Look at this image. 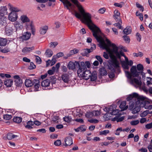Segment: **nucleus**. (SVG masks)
<instances>
[{
  "label": "nucleus",
  "instance_id": "obj_1",
  "mask_svg": "<svg viewBox=\"0 0 152 152\" xmlns=\"http://www.w3.org/2000/svg\"><path fill=\"white\" fill-rule=\"evenodd\" d=\"M80 12L83 15V20L85 21V23L91 31L93 36L96 39L97 42L99 43V46L103 49H106L107 46V44L104 41H102L101 37H98L97 35L98 33L101 31L99 28L95 24H94L92 26L90 24V23L92 22L91 15L89 13H85L83 9Z\"/></svg>",
  "mask_w": 152,
  "mask_h": 152
},
{
  "label": "nucleus",
  "instance_id": "obj_2",
  "mask_svg": "<svg viewBox=\"0 0 152 152\" xmlns=\"http://www.w3.org/2000/svg\"><path fill=\"white\" fill-rule=\"evenodd\" d=\"M66 3V4L70 7L72 9H74L75 8V5L78 8V10L80 12V14L77 12L75 10H74V12L75 13L74 14L72 12V13L73 15H74L78 19H80L82 22L85 23V21L83 20V15L80 11H81L83 9V10L85 12L82 6L80 4V3L77 0H70L73 3L74 5L72 4L69 0H64Z\"/></svg>",
  "mask_w": 152,
  "mask_h": 152
},
{
  "label": "nucleus",
  "instance_id": "obj_3",
  "mask_svg": "<svg viewBox=\"0 0 152 152\" xmlns=\"http://www.w3.org/2000/svg\"><path fill=\"white\" fill-rule=\"evenodd\" d=\"M125 72L126 76L129 79H131L132 77H138L140 74L142 75V79L144 80H145V73L143 72V71H142V72H138L136 70V66H132L130 69V72L128 71H125Z\"/></svg>",
  "mask_w": 152,
  "mask_h": 152
},
{
  "label": "nucleus",
  "instance_id": "obj_4",
  "mask_svg": "<svg viewBox=\"0 0 152 152\" xmlns=\"http://www.w3.org/2000/svg\"><path fill=\"white\" fill-rule=\"evenodd\" d=\"M25 84L27 87H30L34 85L35 91H38V88L40 86L39 81L38 79H34L32 81L31 80L26 79Z\"/></svg>",
  "mask_w": 152,
  "mask_h": 152
},
{
  "label": "nucleus",
  "instance_id": "obj_5",
  "mask_svg": "<svg viewBox=\"0 0 152 152\" xmlns=\"http://www.w3.org/2000/svg\"><path fill=\"white\" fill-rule=\"evenodd\" d=\"M111 60H110V62H109L107 69L111 70L112 71L115 72V69L118 70H120V66L119 62L116 59H114L112 57H110Z\"/></svg>",
  "mask_w": 152,
  "mask_h": 152
},
{
  "label": "nucleus",
  "instance_id": "obj_6",
  "mask_svg": "<svg viewBox=\"0 0 152 152\" xmlns=\"http://www.w3.org/2000/svg\"><path fill=\"white\" fill-rule=\"evenodd\" d=\"M112 46L113 48L111 50V52L115 54L118 58L121 59V56L124 57L126 56L122 50L118 51L119 48L115 44H112Z\"/></svg>",
  "mask_w": 152,
  "mask_h": 152
},
{
  "label": "nucleus",
  "instance_id": "obj_7",
  "mask_svg": "<svg viewBox=\"0 0 152 152\" xmlns=\"http://www.w3.org/2000/svg\"><path fill=\"white\" fill-rule=\"evenodd\" d=\"M112 46L113 48L111 50V52L115 54L118 58L121 59V56L124 57L126 56L122 50L118 51L119 48L115 44H112Z\"/></svg>",
  "mask_w": 152,
  "mask_h": 152
},
{
  "label": "nucleus",
  "instance_id": "obj_8",
  "mask_svg": "<svg viewBox=\"0 0 152 152\" xmlns=\"http://www.w3.org/2000/svg\"><path fill=\"white\" fill-rule=\"evenodd\" d=\"M80 66V61H75V63L70 61L69 62L67 65V68L69 69L74 70L76 68H77V66Z\"/></svg>",
  "mask_w": 152,
  "mask_h": 152
},
{
  "label": "nucleus",
  "instance_id": "obj_9",
  "mask_svg": "<svg viewBox=\"0 0 152 152\" xmlns=\"http://www.w3.org/2000/svg\"><path fill=\"white\" fill-rule=\"evenodd\" d=\"M83 73L80 74V76H79L80 77H81L83 79L86 80H88L90 77L91 72L87 69L83 71Z\"/></svg>",
  "mask_w": 152,
  "mask_h": 152
},
{
  "label": "nucleus",
  "instance_id": "obj_10",
  "mask_svg": "<svg viewBox=\"0 0 152 152\" xmlns=\"http://www.w3.org/2000/svg\"><path fill=\"white\" fill-rule=\"evenodd\" d=\"M77 68H78V69L77 71L78 76H80V73L82 72L83 71L87 69L85 64L83 61H81L80 62V66H77Z\"/></svg>",
  "mask_w": 152,
  "mask_h": 152
},
{
  "label": "nucleus",
  "instance_id": "obj_11",
  "mask_svg": "<svg viewBox=\"0 0 152 152\" xmlns=\"http://www.w3.org/2000/svg\"><path fill=\"white\" fill-rule=\"evenodd\" d=\"M31 35L30 32L27 31L23 33V34L19 37V38L22 39L23 40H27L30 38Z\"/></svg>",
  "mask_w": 152,
  "mask_h": 152
},
{
  "label": "nucleus",
  "instance_id": "obj_12",
  "mask_svg": "<svg viewBox=\"0 0 152 152\" xmlns=\"http://www.w3.org/2000/svg\"><path fill=\"white\" fill-rule=\"evenodd\" d=\"M18 17L17 13L11 12L9 15L8 18L9 19L12 21H15Z\"/></svg>",
  "mask_w": 152,
  "mask_h": 152
},
{
  "label": "nucleus",
  "instance_id": "obj_13",
  "mask_svg": "<svg viewBox=\"0 0 152 152\" xmlns=\"http://www.w3.org/2000/svg\"><path fill=\"white\" fill-rule=\"evenodd\" d=\"M142 79L140 76L139 77V80L136 78H134L131 80V82L132 84H133L134 83H135L137 85L141 86L142 85Z\"/></svg>",
  "mask_w": 152,
  "mask_h": 152
},
{
  "label": "nucleus",
  "instance_id": "obj_14",
  "mask_svg": "<svg viewBox=\"0 0 152 152\" xmlns=\"http://www.w3.org/2000/svg\"><path fill=\"white\" fill-rule=\"evenodd\" d=\"M124 58L125 61H121L122 66L124 69L128 70L129 69V66H127V63L129 61L126 56Z\"/></svg>",
  "mask_w": 152,
  "mask_h": 152
},
{
  "label": "nucleus",
  "instance_id": "obj_15",
  "mask_svg": "<svg viewBox=\"0 0 152 152\" xmlns=\"http://www.w3.org/2000/svg\"><path fill=\"white\" fill-rule=\"evenodd\" d=\"M14 28L12 27L7 26L5 29V32L7 35L10 36L12 35L13 32Z\"/></svg>",
  "mask_w": 152,
  "mask_h": 152
},
{
  "label": "nucleus",
  "instance_id": "obj_16",
  "mask_svg": "<svg viewBox=\"0 0 152 152\" xmlns=\"http://www.w3.org/2000/svg\"><path fill=\"white\" fill-rule=\"evenodd\" d=\"M126 101H122L119 106V107L121 109V111H123L127 110L128 107V105L126 106Z\"/></svg>",
  "mask_w": 152,
  "mask_h": 152
},
{
  "label": "nucleus",
  "instance_id": "obj_17",
  "mask_svg": "<svg viewBox=\"0 0 152 152\" xmlns=\"http://www.w3.org/2000/svg\"><path fill=\"white\" fill-rule=\"evenodd\" d=\"M7 14V9L6 6L0 7V14L1 16H4V15Z\"/></svg>",
  "mask_w": 152,
  "mask_h": 152
},
{
  "label": "nucleus",
  "instance_id": "obj_18",
  "mask_svg": "<svg viewBox=\"0 0 152 152\" xmlns=\"http://www.w3.org/2000/svg\"><path fill=\"white\" fill-rule=\"evenodd\" d=\"M65 142V146H70L73 144L72 139L71 137H69L66 138L64 140Z\"/></svg>",
  "mask_w": 152,
  "mask_h": 152
},
{
  "label": "nucleus",
  "instance_id": "obj_19",
  "mask_svg": "<svg viewBox=\"0 0 152 152\" xmlns=\"http://www.w3.org/2000/svg\"><path fill=\"white\" fill-rule=\"evenodd\" d=\"M7 18L4 16H1L0 17V26L1 27L5 26L7 24Z\"/></svg>",
  "mask_w": 152,
  "mask_h": 152
},
{
  "label": "nucleus",
  "instance_id": "obj_20",
  "mask_svg": "<svg viewBox=\"0 0 152 152\" xmlns=\"http://www.w3.org/2000/svg\"><path fill=\"white\" fill-rule=\"evenodd\" d=\"M62 79L65 83H68L69 81V76L66 73H64L62 75Z\"/></svg>",
  "mask_w": 152,
  "mask_h": 152
},
{
  "label": "nucleus",
  "instance_id": "obj_21",
  "mask_svg": "<svg viewBox=\"0 0 152 152\" xmlns=\"http://www.w3.org/2000/svg\"><path fill=\"white\" fill-rule=\"evenodd\" d=\"M50 81L48 79H46L43 81L41 84V85L42 87L45 88L48 87L50 86Z\"/></svg>",
  "mask_w": 152,
  "mask_h": 152
},
{
  "label": "nucleus",
  "instance_id": "obj_22",
  "mask_svg": "<svg viewBox=\"0 0 152 152\" xmlns=\"http://www.w3.org/2000/svg\"><path fill=\"white\" fill-rule=\"evenodd\" d=\"M90 79L91 81H94L96 80L97 78V72L96 71H94L91 74Z\"/></svg>",
  "mask_w": 152,
  "mask_h": 152
},
{
  "label": "nucleus",
  "instance_id": "obj_23",
  "mask_svg": "<svg viewBox=\"0 0 152 152\" xmlns=\"http://www.w3.org/2000/svg\"><path fill=\"white\" fill-rule=\"evenodd\" d=\"M135 98L137 99V103H138V104L140 103V104H143V103H142V102L145 101V97L143 96H140L138 94V96L135 97Z\"/></svg>",
  "mask_w": 152,
  "mask_h": 152
},
{
  "label": "nucleus",
  "instance_id": "obj_24",
  "mask_svg": "<svg viewBox=\"0 0 152 152\" xmlns=\"http://www.w3.org/2000/svg\"><path fill=\"white\" fill-rule=\"evenodd\" d=\"M34 121H28L26 123V125L25 126L26 128L28 129H32V126L35 124Z\"/></svg>",
  "mask_w": 152,
  "mask_h": 152
},
{
  "label": "nucleus",
  "instance_id": "obj_25",
  "mask_svg": "<svg viewBox=\"0 0 152 152\" xmlns=\"http://www.w3.org/2000/svg\"><path fill=\"white\" fill-rule=\"evenodd\" d=\"M34 46L31 47H25L23 49L22 51L23 53H29L34 50Z\"/></svg>",
  "mask_w": 152,
  "mask_h": 152
},
{
  "label": "nucleus",
  "instance_id": "obj_26",
  "mask_svg": "<svg viewBox=\"0 0 152 152\" xmlns=\"http://www.w3.org/2000/svg\"><path fill=\"white\" fill-rule=\"evenodd\" d=\"M13 83V81L12 79H7L4 81V85L7 87L11 86Z\"/></svg>",
  "mask_w": 152,
  "mask_h": 152
},
{
  "label": "nucleus",
  "instance_id": "obj_27",
  "mask_svg": "<svg viewBox=\"0 0 152 152\" xmlns=\"http://www.w3.org/2000/svg\"><path fill=\"white\" fill-rule=\"evenodd\" d=\"M138 96V94L136 93H133L132 94H129L126 98L127 101H130L133 98H135V97H137Z\"/></svg>",
  "mask_w": 152,
  "mask_h": 152
},
{
  "label": "nucleus",
  "instance_id": "obj_28",
  "mask_svg": "<svg viewBox=\"0 0 152 152\" xmlns=\"http://www.w3.org/2000/svg\"><path fill=\"white\" fill-rule=\"evenodd\" d=\"M48 29V26H45L40 28L39 32L41 34H45Z\"/></svg>",
  "mask_w": 152,
  "mask_h": 152
},
{
  "label": "nucleus",
  "instance_id": "obj_29",
  "mask_svg": "<svg viewBox=\"0 0 152 152\" xmlns=\"http://www.w3.org/2000/svg\"><path fill=\"white\" fill-rule=\"evenodd\" d=\"M14 84L16 87H20L23 84V81L22 80H14Z\"/></svg>",
  "mask_w": 152,
  "mask_h": 152
},
{
  "label": "nucleus",
  "instance_id": "obj_30",
  "mask_svg": "<svg viewBox=\"0 0 152 152\" xmlns=\"http://www.w3.org/2000/svg\"><path fill=\"white\" fill-rule=\"evenodd\" d=\"M83 50L84 52L81 53H80V54L83 56H88L87 55L91 52V51L90 50V49L88 48L84 49Z\"/></svg>",
  "mask_w": 152,
  "mask_h": 152
},
{
  "label": "nucleus",
  "instance_id": "obj_31",
  "mask_svg": "<svg viewBox=\"0 0 152 152\" xmlns=\"http://www.w3.org/2000/svg\"><path fill=\"white\" fill-rule=\"evenodd\" d=\"M15 23V24L16 25L15 27L16 29V31H17L18 29L20 30L22 29L23 26L22 24L21 23L18 21H16ZM14 28H15V27H14Z\"/></svg>",
  "mask_w": 152,
  "mask_h": 152
},
{
  "label": "nucleus",
  "instance_id": "obj_32",
  "mask_svg": "<svg viewBox=\"0 0 152 152\" xmlns=\"http://www.w3.org/2000/svg\"><path fill=\"white\" fill-rule=\"evenodd\" d=\"M136 70L138 71V72H142V71H144V66L143 65L141 64H139L136 66Z\"/></svg>",
  "mask_w": 152,
  "mask_h": 152
},
{
  "label": "nucleus",
  "instance_id": "obj_33",
  "mask_svg": "<svg viewBox=\"0 0 152 152\" xmlns=\"http://www.w3.org/2000/svg\"><path fill=\"white\" fill-rule=\"evenodd\" d=\"M10 7L9 9L11 11V12H13L16 13L17 12H19L20 10L16 7H13L10 4H9L8 5Z\"/></svg>",
  "mask_w": 152,
  "mask_h": 152
},
{
  "label": "nucleus",
  "instance_id": "obj_34",
  "mask_svg": "<svg viewBox=\"0 0 152 152\" xmlns=\"http://www.w3.org/2000/svg\"><path fill=\"white\" fill-rule=\"evenodd\" d=\"M29 26L30 27L32 34L33 35H34L35 34V29L34 27V25L33 24V22L32 21H31L30 22Z\"/></svg>",
  "mask_w": 152,
  "mask_h": 152
},
{
  "label": "nucleus",
  "instance_id": "obj_35",
  "mask_svg": "<svg viewBox=\"0 0 152 152\" xmlns=\"http://www.w3.org/2000/svg\"><path fill=\"white\" fill-rule=\"evenodd\" d=\"M53 54L52 51L50 49H47L45 52V54L47 57L49 58L52 56Z\"/></svg>",
  "mask_w": 152,
  "mask_h": 152
},
{
  "label": "nucleus",
  "instance_id": "obj_36",
  "mask_svg": "<svg viewBox=\"0 0 152 152\" xmlns=\"http://www.w3.org/2000/svg\"><path fill=\"white\" fill-rule=\"evenodd\" d=\"M21 20L23 23L29 22L30 21L29 19L26 15H23L21 16Z\"/></svg>",
  "mask_w": 152,
  "mask_h": 152
},
{
  "label": "nucleus",
  "instance_id": "obj_37",
  "mask_svg": "<svg viewBox=\"0 0 152 152\" xmlns=\"http://www.w3.org/2000/svg\"><path fill=\"white\" fill-rule=\"evenodd\" d=\"M7 40L6 39L3 38H0V45L1 46H5L6 45Z\"/></svg>",
  "mask_w": 152,
  "mask_h": 152
},
{
  "label": "nucleus",
  "instance_id": "obj_38",
  "mask_svg": "<svg viewBox=\"0 0 152 152\" xmlns=\"http://www.w3.org/2000/svg\"><path fill=\"white\" fill-rule=\"evenodd\" d=\"M100 74L103 75L105 74V76H106L107 75V71L105 68L104 67L100 68L99 69Z\"/></svg>",
  "mask_w": 152,
  "mask_h": 152
},
{
  "label": "nucleus",
  "instance_id": "obj_39",
  "mask_svg": "<svg viewBox=\"0 0 152 152\" xmlns=\"http://www.w3.org/2000/svg\"><path fill=\"white\" fill-rule=\"evenodd\" d=\"M50 80V83H51V84L53 86V84H55L56 83V79L55 76H50L49 77Z\"/></svg>",
  "mask_w": 152,
  "mask_h": 152
},
{
  "label": "nucleus",
  "instance_id": "obj_40",
  "mask_svg": "<svg viewBox=\"0 0 152 152\" xmlns=\"http://www.w3.org/2000/svg\"><path fill=\"white\" fill-rule=\"evenodd\" d=\"M22 118L19 117H14L13 119V122L17 123H19L21 122L22 121Z\"/></svg>",
  "mask_w": 152,
  "mask_h": 152
},
{
  "label": "nucleus",
  "instance_id": "obj_41",
  "mask_svg": "<svg viewBox=\"0 0 152 152\" xmlns=\"http://www.w3.org/2000/svg\"><path fill=\"white\" fill-rule=\"evenodd\" d=\"M132 30L130 28L126 27L123 31V32L124 34L128 35L131 33Z\"/></svg>",
  "mask_w": 152,
  "mask_h": 152
},
{
  "label": "nucleus",
  "instance_id": "obj_42",
  "mask_svg": "<svg viewBox=\"0 0 152 152\" xmlns=\"http://www.w3.org/2000/svg\"><path fill=\"white\" fill-rule=\"evenodd\" d=\"M94 112H87L85 114V116L87 118H89L90 117H93L94 115Z\"/></svg>",
  "mask_w": 152,
  "mask_h": 152
},
{
  "label": "nucleus",
  "instance_id": "obj_43",
  "mask_svg": "<svg viewBox=\"0 0 152 152\" xmlns=\"http://www.w3.org/2000/svg\"><path fill=\"white\" fill-rule=\"evenodd\" d=\"M63 119L64 121L67 123H69L72 121H73V120H72L71 117L69 116H65L63 118Z\"/></svg>",
  "mask_w": 152,
  "mask_h": 152
},
{
  "label": "nucleus",
  "instance_id": "obj_44",
  "mask_svg": "<svg viewBox=\"0 0 152 152\" xmlns=\"http://www.w3.org/2000/svg\"><path fill=\"white\" fill-rule=\"evenodd\" d=\"M36 68V66L34 64L33 62H30V65L28 66V69L30 70L33 69H35Z\"/></svg>",
  "mask_w": 152,
  "mask_h": 152
},
{
  "label": "nucleus",
  "instance_id": "obj_45",
  "mask_svg": "<svg viewBox=\"0 0 152 152\" xmlns=\"http://www.w3.org/2000/svg\"><path fill=\"white\" fill-rule=\"evenodd\" d=\"M60 1L62 2L64 7H66L67 9L68 10L69 12H71V9L69 7L68 4H66V3L64 0H59Z\"/></svg>",
  "mask_w": 152,
  "mask_h": 152
},
{
  "label": "nucleus",
  "instance_id": "obj_46",
  "mask_svg": "<svg viewBox=\"0 0 152 152\" xmlns=\"http://www.w3.org/2000/svg\"><path fill=\"white\" fill-rule=\"evenodd\" d=\"M11 115L8 114L4 115H3V118L6 120H9L12 118Z\"/></svg>",
  "mask_w": 152,
  "mask_h": 152
},
{
  "label": "nucleus",
  "instance_id": "obj_47",
  "mask_svg": "<svg viewBox=\"0 0 152 152\" xmlns=\"http://www.w3.org/2000/svg\"><path fill=\"white\" fill-rule=\"evenodd\" d=\"M136 6L137 7L140 9V11L142 12H143L144 10V8L143 7L139 4L138 2L136 3Z\"/></svg>",
  "mask_w": 152,
  "mask_h": 152
},
{
  "label": "nucleus",
  "instance_id": "obj_48",
  "mask_svg": "<svg viewBox=\"0 0 152 152\" xmlns=\"http://www.w3.org/2000/svg\"><path fill=\"white\" fill-rule=\"evenodd\" d=\"M149 113V111L148 110H146L141 114L140 115V116L141 117H144L147 115Z\"/></svg>",
  "mask_w": 152,
  "mask_h": 152
},
{
  "label": "nucleus",
  "instance_id": "obj_49",
  "mask_svg": "<svg viewBox=\"0 0 152 152\" xmlns=\"http://www.w3.org/2000/svg\"><path fill=\"white\" fill-rule=\"evenodd\" d=\"M113 17L115 19L116 22H120V23H122L121 19L120 16H113Z\"/></svg>",
  "mask_w": 152,
  "mask_h": 152
},
{
  "label": "nucleus",
  "instance_id": "obj_50",
  "mask_svg": "<svg viewBox=\"0 0 152 152\" xmlns=\"http://www.w3.org/2000/svg\"><path fill=\"white\" fill-rule=\"evenodd\" d=\"M10 49L7 47L4 48L3 49L1 50V52L4 53H7L8 52H10Z\"/></svg>",
  "mask_w": 152,
  "mask_h": 152
},
{
  "label": "nucleus",
  "instance_id": "obj_51",
  "mask_svg": "<svg viewBox=\"0 0 152 152\" xmlns=\"http://www.w3.org/2000/svg\"><path fill=\"white\" fill-rule=\"evenodd\" d=\"M124 40L126 42L129 43L130 42L129 37L127 35H124L123 37Z\"/></svg>",
  "mask_w": 152,
  "mask_h": 152
},
{
  "label": "nucleus",
  "instance_id": "obj_52",
  "mask_svg": "<svg viewBox=\"0 0 152 152\" xmlns=\"http://www.w3.org/2000/svg\"><path fill=\"white\" fill-rule=\"evenodd\" d=\"M59 119V116H58L56 115L53 117L52 118V121L54 122L55 123H58V121H57Z\"/></svg>",
  "mask_w": 152,
  "mask_h": 152
},
{
  "label": "nucleus",
  "instance_id": "obj_53",
  "mask_svg": "<svg viewBox=\"0 0 152 152\" xmlns=\"http://www.w3.org/2000/svg\"><path fill=\"white\" fill-rule=\"evenodd\" d=\"M88 121L91 123L96 124L97 123L99 122V121L97 119H88Z\"/></svg>",
  "mask_w": 152,
  "mask_h": 152
},
{
  "label": "nucleus",
  "instance_id": "obj_54",
  "mask_svg": "<svg viewBox=\"0 0 152 152\" xmlns=\"http://www.w3.org/2000/svg\"><path fill=\"white\" fill-rule=\"evenodd\" d=\"M55 56H53L52 57V59L51 61V66H53V65L56 63V58H55Z\"/></svg>",
  "mask_w": 152,
  "mask_h": 152
},
{
  "label": "nucleus",
  "instance_id": "obj_55",
  "mask_svg": "<svg viewBox=\"0 0 152 152\" xmlns=\"http://www.w3.org/2000/svg\"><path fill=\"white\" fill-rule=\"evenodd\" d=\"M95 58L97 59V60L99 61L100 64H102L103 61L101 56H96Z\"/></svg>",
  "mask_w": 152,
  "mask_h": 152
},
{
  "label": "nucleus",
  "instance_id": "obj_56",
  "mask_svg": "<svg viewBox=\"0 0 152 152\" xmlns=\"http://www.w3.org/2000/svg\"><path fill=\"white\" fill-rule=\"evenodd\" d=\"M133 54L134 56L135 57H137L138 56L141 57L143 56V53L141 52H139L138 53H134Z\"/></svg>",
  "mask_w": 152,
  "mask_h": 152
},
{
  "label": "nucleus",
  "instance_id": "obj_57",
  "mask_svg": "<svg viewBox=\"0 0 152 152\" xmlns=\"http://www.w3.org/2000/svg\"><path fill=\"white\" fill-rule=\"evenodd\" d=\"M36 57V60L37 63L39 64H40L42 62V60L40 58V57L37 56H35Z\"/></svg>",
  "mask_w": 152,
  "mask_h": 152
},
{
  "label": "nucleus",
  "instance_id": "obj_58",
  "mask_svg": "<svg viewBox=\"0 0 152 152\" xmlns=\"http://www.w3.org/2000/svg\"><path fill=\"white\" fill-rule=\"evenodd\" d=\"M136 36L137 40L139 42H140L141 39V36L140 34L137 32L136 33Z\"/></svg>",
  "mask_w": 152,
  "mask_h": 152
},
{
  "label": "nucleus",
  "instance_id": "obj_59",
  "mask_svg": "<svg viewBox=\"0 0 152 152\" xmlns=\"http://www.w3.org/2000/svg\"><path fill=\"white\" fill-rule=\"evenodd\" d=\"M139 121L138 120H135V121H131L130 122V124L131 125L133 126L139 124Z\"/></svg>",
  "mask_w": 152,
  "mask_h": 152
},
{
  "label": "nucleus",
  "instance_id": "obj_60",
  "mask_svg": "<svg viewBox=\"0 0 152 152\" xmlns=\"http://www.w3.org/2000/svg\"><path fill=\"white\" fill-rule=\"evenodd\" d=\"M54 144L56 146H59L61 144V142L60 140H58L54 142Z\"/></svg>",
  "mask_w": 152,
  "mask_h": 152
},
{
  "label": "nucleus",
  "instance_id": "obj_61",
  "mask_svg": "<svg viewBox=\"0 0 152 152\" xmlns=\"http://www.w3.org/2000/svg\"><path fill=\"white\" fill-rule=\"evenodd\" d=\"M64 55V54L62 52H59L57 53L56 55L55 56L56 58H59L63 56Z\"/></svg>",
  "mask_w": 152,
  "mask_h": 152
},
{
  "label": "nucleus",
  "instance_id": "obj_62",
  "mask_svg": "<svg viewBox=\"0 0 152 152\" xmlns=\"http://www.w3.org/2000/svg\"><path fill=\"white\" fill-rule=\"evenodd\" d=\"M110 132L109 130H104L100 132V135H106L107 134H108Z\"/></svg>",
  "mask_w": 152,
  "mask_h": 152
},
{
  "label": "nucleus",
  "instance_id": "obj_63",
  "mask_svg": "<svg viewBox=\"0 0 152 152\" xmlns=\"http://www.w3.org/2000/svg\"><path fill=\"white\" fill-rule=\"evenodd\" d=\"M114 72L113 71L111 72L110 73L108 74L109 77L110 78H113L115 77V75L114 74Z\"/></svg>",
  "mask_w": 152,
  "mask_h": 152
},
{
  "label": "nucleus",
  "instance_id": "obj_64",
  "mask_svg": "<svg viewBox=\"0 0 152 152\" xmlns=\"http://www.w3.org/2000/svg\"><path fill=\"white\" fill-rule=\"evenodd\" d=\"M114 15L113 16H120V13L118 10H115L114 12Z\"/></svg>",
  "mask_w": 152,
  "mask_h": 152
}]
</instances>
